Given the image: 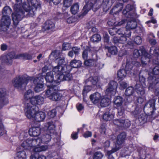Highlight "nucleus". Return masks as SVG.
<instances>
[{
    "mask_svg": "<svg viewBox=\"0 0 159 159\" xmlns=\"http://www.w3.org/2000/svg\"><path fill=\"white\" fill-rule=\"evenodd\" d=\"M51 137L49 134H44L41 138L37 139L29 138L24 141L21 146L25 149L33 151L34 152H40L46 151L48 149L47 145L40 146L41 143H47L51 140Z\"/></svg>",
    "mask_w": 159,
    "mask_h": 159,
    "instance_id": "nucleus-1",
    "label": "nucleus"
},
{
    "mask_svg": "<svg viewBox=\"0 0 159 159\" xmlns=\"http://www.w3.org/2000/svg\"><path fill=\"white\" fill-rule=\"evenodd\" d=\"M24 111L27 118L31 120L41 122L43 121L45 117V114L44 112L38 111V107L34 106H31L30 103L25 104Z\"/></svg>",
    "mask_w": 159,
    "mask_h": 159,
    "instance_id": "nucleus-2",
    "label": "nucleus"
},
{
    "mask_svg": "<svg viewBox=\"0 0 159 159\" xmlns=\"http://www.w3.org/2000/svg\"><path fill=\"white\" fill-rule=\"evenodd\" d=\"M31 56L27 53L20 54L15 56L14 52H11L2 57L3 61L7 65H10L12 63V59H30Z\"/></svg>",
    "mask_w": 159,
    "mask_h": 159,
    "instance_id": "nucleus-3",
    "label": "nucleus"
},
{
    "mask_svg": "<svg viewBox=\"0 0 159 159\" xmlns=\"http://www.w3.org/2000/svg\"><path fill=\"white\" fill-rule=\"evenodd\" d=\"M29 3H24L23 7L30 16L32 17L38 8L40 7V3L37 0H30Z\"/></svg>",
    "mask_w": 159,
    "mask_h": 159,
    "instance_id": "nucleus-4",
    "label": "nucleus"
},
{
    "mask_svg": "<svg viewBox=\"0 0 159 159\" xmlns=\"http://www.w3.org/2000/svg\"><path fill=\"white\" fill-rule=\"evenodd\" d=\"M32 77H25V76H18L16 77L13 80L12 84L17 89L25 87L29 83H31Z\"/></svg>",
    "mask_w": 159,
    "mask_h": 159,
    "instance_id": "nucleus-5",
    "label": "nucleus"
},
{
    "mask_svg": "<svg viewBox=\"0 0 159 159\" xmlns=\"http://www.w3.org/2000/svg\"><path fill=\"white\" fill-rule=\"evenodd\" d=\"M126 137V134L125 133H122L119 134L116 138V142L112 147L111 150L108 151V154L114 153L120 149L122 147Z\"/></svg>",
    "mask_w": 159,
    "mask_h": 159,
    "instance_id": "nucleus-6",
    "label": "nucleus"
},
{
    "mask_svg": "<svg viewBox=\"0 0 159 159\" xmlns=\"http://www.w3.org/2000/svg\"><path fill=\"white\" fill-rule=\"evenodd\" d=\"M45 96L52 101H57L61 99L62 95L58 92L56 86H51L46 91Z\"/></svg>",
    "mask_w": 159,
    "mask_h": 159,
    "instance_id": "nucleus-7",
    "label": "nucleus"
},
{
    "mask_svg": "<svg viewBox=\"0 0 159 159\" xmlns=\"http://www.w3.org/2000/svg\"><path fill=\"white\" fill-rule=\"evenodd\" d=\"M141 54L142 55L141 58L142 64L144 66L147 64V62H148L150 61V59L152 56L148 54L143 49L140 50L135 49L134 51L133 55L134 57H139L140 55Z\"/></svg>",
    "mask_w": 159,
    "mask_h": 159,
    "instance_id": "nucleus-8",
    "label": "nucleus"
},
{
    "mask_svg": "<svg viewBox=\"0 0 159 159\" xmlns=\"http://www.w3.org/2000/svg\"><path fill=\"white\" fill-rule=\"evenodd\" d=\"M25 16V12L22 9H15V11L12 14V18L14 25H16Z\"/></svg>",
    "mask_w": 159,
    "mask_h": 159,
    "instance_id": "nucleus-9",
    "label": "nucleus"
},
{
    "mask_svg": "<svg viewBox=\"0 0 159 159\" xmlns=\"http://www.w3.org/2000/svg\"><path fill=\"white\" fill-rule=\"evenodd\" d=\"M57 79L58 78H56V80H54L53 72H48L45 76V80L47 82V85L48 87L49 88L51 86L54 87L58 85L59 83H57Z\"/></svg>",
    "mask_w": 159,
    "mask_h": 159,
    "instance_id": "nucleus-10",
    "label": "nucleus"
},
{
    "mask_svg": "<svg viewBox=\"0 0 159 159\" xmlns=\"http://www.w3.org/2000/svg\"><path fill=\"white\" fill-rule=\"evenodd\" d=\"M117 33L118 34L121 35L119 38V43H125L127 40V38H129L131 36L130 31L127 30L126 32L123 28L117 30Z\"/></svg>",
    "mask_w": 159,
    "mask_h": 159,
    "instance_id": "nucleus-11",
    "label": "nucleus"
},
{
    "mask_svg": "<svg viewBox=\"0 0 159 159\" xmlns=\"http://www.w3.org/2000/svg\"><path fill=\"white\" fill-rule=\"evenodd\" d=\"M32 81L34 84H37L34 89V91L38 93L43 90L44 89V85L43 84V79L42 77H39L35 79H34L32 77L31 82Z\"/></svg>",
    "mask_w": 159,
    "mask_h": 159,
    "instance_id": "nucleus-12",
    "label": "nucleus"
},
{
    "mask_svg": "<svg viewBox=\"0 0 159 159\" xmlns=\"http://www.w3.org/2000/svg\"><path fill=\"white\" fill-rule=\"evenodd\" d=\"M139 80L142 85L139 84H137L135 86V89L138 95L142 96L145 93L144 89L143 87L145 85V79L142 76H140Z\"/></svg>",
    "mask_w": 159,
    "mask_h": 159,
    "instance_id": "nucleus-13",
    "label": "nucleus"
},
{
    "mask_svg": "<svg viewBox=\"0 0 159 159\" xmlns=\"http://www.w3.org/2000/svg\"><path fill=\"white\" fill-rule=\"evenodd\" d=\"M5 89H0V109L9 103Z\"/></svg>",
    "mask_w": 159,
    "mask_h": 159,
    "instance_id": "nucleus-14",
    "label": "nucleus"
},
{
    "mask_svg": "<svg viewBox=\"0 0 159 159\" xmlns=\"http://www.w3.org/2000/svg\"><path fill=\"white\" fill-rule=\"evenodd\" d=\"M123 102V99L120 96L116 97L114 100L115 105L118 107H120V108H118V115L120 116L123 115L124 111V108L121 107Z\"/></svg>",
    "mask_w": 159,
    "mask_h": 159,
    "instance_id": "nucleus-15",
    "label": "nucleus"
},
{
    "mask_svg": "<svg viewBox=\"0 0 159 159\" xmlns=\"http://www.w3.org/2000/svg\"><path fill=\"white\" fill-rule=\"evenodd\" d=\"M44 98L40 96H34L30 100V103L25 102V103H30L31 106H36V105H42L44 103ZM25 105H24V107Z\"/></svg>",
    "mask_w": 159,
    "mask_h": 159,
    "instance_id": "nucleus-16",
    "label": "nucleus"
},
{
    "mask_svg": "<svg viewBox=\"0 0 159 159\" xmlns=\"http://www.w3.org/2000/svg\"><path fill=\"white\" fill-rule=\"evenodd\" d=\"M11 19L9 16H3L1 20L0 26L2 30H7L10 25Z\"/></svg>",
    "mask_w": 159,
    "mask_h": 159,
    "instance_id": "nucleus-17",
    "label": "nucleus"
},
{
    "mask_svg": "<svg viewBox=\"0 0 159 159\" xmlns=\"http://www.w3.org/2000/svg\"><path fill=\"white\" fill-rule=\"evenodd\" d=\"M117 84L115 81H111L108 84L106 89V93L107 94L111 93L112 95L115 94L117 88Z\"/></svg>",
    "mask_w": 159,
    "mask_h": 159,
    "instance_id": "nucleus-18",
    "label": "nucleus"
},
{
    "mask_svg": "<svg viewBox=\"0 0 159 159\" xmlns=\"http://www.w3.org/2000/svg\"><path fill=\"white\" fill-rule=\"evenodd\" d=\"M103 96L98 92H96L91 94L89 98L92 102L94 104H96L99 102Z\"/></svg>",
    "mask_w": 159,
    "mask_h": 159,
    "instance_id": "nucleus-19",
    "label": "nucleus"
},
{
    "mask_svg": "<svg viewBox=\"0 0 159 159\" xmlns=\"http://www.w3.org/2000/svg\"><path fill=\"white\" fill-rule=\"evenodd\" d=\"M133 7L130 4L127 5L123 11V14L127 18H133L135 15L134 11H132Z\"/></svg>",
    "mask_w": 159,
    "mask_h": 159,
    "instance_id": "nucleus-20",
    "label": "nucleus"
},
{
    "mask_svg": "<svg viewBox=\"0 0 159 159\" xmlns=\"http://www.w3.org/2000/svg\"><path fill=\"white\" fill-rule=\"evenodd\" d=\"M44 130L47 131L48 133L53 134L56 133L55 126L53 122H48L45 124Z\"/></svg>",
    "mask_w": 159,
    "mask_h": 159,
    "instance_id": "nucleus-21",
    "label": "nucleus"
},
{
    "mask_svg": "<svg viewBox=\"0 0 159 159\" xmlns=\"http://www.w3.org/2000/svg\"><path fill=\"white\" fill-rule=\"evenodd\" d=\"M70 71V70H66V72L64 73L62 75H61L59 76H57V83H59L61 81L64 80H71L72 79V77L71 75L69 73Z\"/></svg>",
    "mask_w": 159,
    "mask_h": 159,
    "instance_id": "nucleus-22",
    "label": "nucleus"
},
{
    "mask_svg": "<svg viewBox=\"0 0 159 159\" xmlns=\"http://www.w3.org/2000/svg\"><path fill=\"white\" fill-rule=\"evenodd\" d=\"M114 124L118 126L123 127L125 128H127L130 126V121L128 119L116 120L114 122Z\"/></svg>",
    "mask_w": 159,
    "mask_h": 159,
    "instance_id": "nucleus-23",
    "label": "nucleus"
},
{
    "mask_svg": "<svg viewBox=\"0 0 159 159\" xmlns=\"http://www.w3.org/2000/svg\"><path fill=\"white\" fill-rule=\"evenodd\" d=\"M64 68L65 67H63L62 66L58 65L53 67L52 70L53 72L57 74L56 75V78H57V76H59L66 72V70Z\"/></svg>",
    "mask_w": 159,
    "mask_h": 159,
    "instance_id": "nucleus-24",
    "label": "nucleus"
},
{
    "mask_svg": "<svg viewBox=\"0 0 159 159\" xmlns=\"http://www.w3.org/2000/svg\"><path fill=\"white\" fill-rule=\"evenodd\" d=\"M136 26V22L134 20H132L127 22L126 26V29H124L126 32L127 30H129L130 31V30L134 29Z\"/></svg>",
    "mask_w": 159,
    "mask_h": 159,
    "instance_id": "nucleus-25",
    "label": "nucleus"
},
{
    "mask_svg": "<svg viewBox=\"0 0 159 159\" xmlns=\"http://www.w3.org/2000/svg\"><path fill=\"white\" fill-rule=\"evenodd\" d=\"M41 129L38 127H34L30 128L29 133L30 136H37L40 133Z\"/></svg>",
    "mask_w": 159,
    "mask_h": 159,
    "instance_id": "nucleus-26",
    "label": "nucleus"
},
{
    "mask_svg": "<svg viewBox=\"0 0 159 159\" xmlns=\"http://www.w3.org/2000/svg\"><path fill=\"white\" fill-rule=\"evenodd\" d=\"M54 24L53 22L51 20H48L46 22L44 28L45 30L52 31L54 29Z\"/></svg>",
    "mask_w": 159,
    "mask_h": 159,
    "instance_id": "nucleus-27",
    "label": "nucleus"
},
{
    "mask_svg": "<svg viewBox=\"0 0 159 159\" xmlns=\"http://www.w3.org/2000/svg\"><path fill=\"white\" fill-rule=\"evenodd\" d=\"M99 102L100 105L102 107H105L110 104V101L109 98H105L103 96V97L101 99Z\"/></svg>",
    "mask_w": 159,
    "mask_h": 159,
    "instance_id": "nucleus-28",
    "label": "nucleus"
},
{
    "mask_svg": "<svg viewBox=\"0 0 159 159\" xmlns=\"http://www.w3.org/2000/svg\"><path fill=\"white\" fill-rule=\"evenodd\" d=\"M114 116V113L107 111L103 115V118L106 121H110L113 119Z\"/></svg>",
    "mask_w": 159,
    "mask_h": 159,
    "instance_id": "nucleus-29",
    "label": "nucleus"
},
{
    "mask_svg": "<svg viewBox=\"0 0 159 159\" xmlns=\"http://www.w3.org/2000/svg\"><path fill=\"white\" fill-rule=\"evenodd\" d=\"M26 157L25 152L24 151H20L16 153L14 159H26Z\"/></svg>",
    "mask_w": 159,
    "mask_h": 159,
    "instance_id": "nucleus-30",
    "label": "nucleus"
},
{
    "mask_svg": "<svg viewBox=\"0 0 159 159\" xmlns=\"http://www.w3.org/2000/svg\"><path fill=\"white\" fill-rule=\"evenodd\" d=\"M123 8V5L122 3H119L114 7L111 11V13L116 14L121 10Z\"/></svg>",
    "mask_w": 159,
    "mask_h": 159,
    "instance_id": "nucleus-31",
    "label": "nucleus"
},
{
    "mask_svg": "<svg viewBox=\"0 0 159 159\" xmlns=\"http://www.w3.org/2000/svg\"><path fill=\"white\" fill-rule=\"evenodd\" d=\"M128 66L127 64L126 66L125 69L126 70L127 69ZM127 74V70L124 69L119 70L117 72L118 77L120 79H123L125 78Z\"/></svg>",
    "mask_w": 159,
    "mask_h": 159,
    "instance_id": "nucleus-32",
    "label": "nucleus"
},
{
    "mask_svg": "<svg viewBox=\"0 0 159 159\" xmlns=\"http://www.w3.org/2000/svg\"><path fill=\"white\" fill-rule=\"evenodd\" d=\"M34 97L33 93L30 89H29L25 92L24 96L25 99L27 101L29 100L30 102V99Z\"/></svg>",
    "mask_w": 159,
    "mask_h": 159,
    "instance_id": "nucleus-33",
    "label": "nucleus"
},
{
    "mask_svg": "<svg viewBox=\"0 0 159 159\" xmlns=\"http://www.w3.org/2000/svg\"><path fill=\"white\" fill-rule=\"evenodd\" d=\"M82 64V62L81 61L74 59L71 61L70 65L72 67L77 68L80 67Z\"/></svg>",
    "mask_w": 159,
    "mask_h": 159,
    "instance_id": "nucleus-34",
    "label": "nucleus"
},
{
    "mask_svg": "<svg viewBox=\"0 0 159 159\" xmlns=\"http://www.w3.org/2000/svg\"><path fill=\"white\" fill-rule=\"evenodd\" d=\"M111 5V2H110L109 0H103L102 6L104 11H107Z\"/></svg>",
    "mask_w": 159,
    "mask_h": 159,
    "instance_id": "nucleus-35",
    "label": "nucleus"
},
{
    "mask_svg": "<svg viewBox=\"0 0 159 159\" xmlns=\"http://www.w3.org/2000/svg\"><path fill=\"white\" fill-rule=\"evenodd\" d=\"M105 49H107L108 52L112 54L115 55L116 54L117 52V48L115 46L109 47L108 46H105Z\"/></svg>",
    "mask_w": 159,
    "mask_h": 159,
    "instance_id": "nucleus-36",
    "label": "nucleus"
},
{
    "mask_svg": "<svg viewBox=\"0 0 159 159\" xmlns=\"http://www.w3.org/2000/svg\"><path fill=\"white\" fill-rule=\"evenodd\" d=\"M12 12L11 8L8 6H6L4 7L2 11L3 16H9Z\"/></svg>",
    "mask_w": 159,
    "mask_h": 159,
    "instance_id": "nucleus-37",
    "label": "nucleus"
},
{
    "mask_svg": "<svg viewBox=\"0 0 159 159\" xmlns=\"http://www.w3.org/2000/svg\"><path fill=\"white\" fill-rule=\"evenodd\" d=\"M88 81H90L93 85L99 84L98 78L97 76L89 77L88 79Z\"/></svg>",
    "mask_w": 159,
    "mask_h": 159,
    "instance_id": "nucleus-38",
    "label": "nucleus"
},
{
    "mask_svg": "<svg viewBox=\"0 0 159 159\" xmlns=\"http://www.w3.org/2000/svg\"><path fill=\"white\" fill-rule=\"evenodd\" d=\"M79 5L77 3H75L71 7V11L73 14H76L79 10Z\"/></svg>",
    "mask_w": 159,
    "mask_h": 159,
    "instance_id": "nucleus-39",
    "label": "nucleus"
},
{
    "mask_svg": "<svg viewBox=\"0 0 159 159\" xmlns=\"http://www.w3.org/2000/svg\"><path fill=\"white\" fill-rule=\"evenodd\" d=\"M55 62L57 63L58 66H62L65 62L64 57L62 56H60L58 58H56Z\"/></svg>",
    "mask_w": 159,
    "mask_h": 159,
    "instance_id": "nucleus-40",
    "label": "nucleus"
},
{
    "mask_svg": "<svg viewBox=\"0 0 159 159\" xmlns=\"http://www.w3.org/2000/svg\"><path fill=\"white\" fill-rule=\"evenodd\" d=\"M134 92V89L133 87H129L128 88L125 92V94L127 96L132 95Z\"/></svg>",
    "mask_w": 159,
    "mask_h": 159,
    "instance_id": "nucleus-41",
    "label": "nucleus"
},
{
    "mask_svg": "<svg viewBox=\"0 0 159 159\" xmlns=\"http://www.w3.org/2000/svg\"><path fill=\"white\" fill-rule=\"evenodd\" d=\"M157 77L155 76H153L152 77H149V82L151 84V82H152V84H156L159 82V78L157 79Z\"/></svg>",
    "mask_w": 159,
    "mask_h": 159,
    "instance_id": "nucleus-42",
    "label": "nucleus"
},
{
    "mask_svg": "<svg viewBox=\"0 0 159 159\" xmlns=\"http://www.w3.org/2000/svg\"><path fill=\"white\" fill-rule=\"evenodd\" d=\"M96 61L92 59L85 60L84 62V65L86 66H91L93 65L95 63Z\"/></svg>",
    "mask_w": 159,
    "mask_h": 159,
    "instance_id": "nucleus-43",
    "label": "nucleus"
},
{
    "mask_svg": "<svg viewBox=\"0 0 159 159\" xmlns=\"http://www.w3.org/2000/svg\"><path fill=\"white\" fill-rule=\"evenodd\" d=\"M101 39L100 35L98 34H95L93 35L91 38V40L93 42H96L99 41Z\"/></svg>",
    "mask_w": 159,
    "mask_h": 159,
    "instance_id": "nucleus-44",
    "label": "nucleus"
},
{
    "mask_svg": "<svg viewBox=\"0 0 159 159\" xmlns=\"http://www.w3.org/2000/svg\"><path fill=\"white\" fill-rule=\"evenodd\" d=\"M50 56H53L56 58V59L60 56H62L60 53V51L57 50H55L52 52Z\"/></svg>",
    "mask_w": 159,
    "mask_h": 159,
    "instance_id": "nucleus-45",
    "label": "nucleus"
},
{
    "mask_svg": "<svg viewBox=\"0 0 159 159\" xmlns=\"http://www.w3.org/2000/svg\"><path fill=\"white\" fill-rule=\"evenodd\" d=\"M133 40L135 43L138 45L142 43V42L141 37L138 36H136L135 37H134Z\"/></svg>",
    "mask_w": 159,
    "mask_h": 159,
    "instance_id": "nucleus-46",
    "label": "nucleus"
},
{
    "mask_svg": "<svg viewBox=\"0 0 159 159\" xmlns=\"http://www.w3.org/2000/svg\"><path fill=\"white\" fill-rule=\"evenodd\" d=\"M56 111L55 109H53L49 111L48 113V115L50 118L54 117L56 115Z\"/></svg>",
    "mask_w": 159,
    "mask_h": 159,
    "instance_id": "nucleus-47",
    "label": "nucleus"
},
{
    "mask_svg": "<svg viewBox=\"0 0 159 159\" xmlns=\"http://www.w3.org/2000/svg\"><path fill=\"white\" fill-rule=\"evenodd\" d=\"M92 89V87L88 85L85 86L83 90V94L84 96L85 95H86L87 92L91 90Z\"/></svg>",
    "mask_w": 159,
    "mask_h": 159,
    "instance_id": "nucleus-48",
    "label": "nucleus"
},
{
    "mask_svg": "<svg viewBox=\"0 0 159 159\" xmlns=\"http://www.w3.org/2000/svg\"><path fill=\"white\" fill-rule=\"evenodd\" d=\"M103 155L100 152H96L94 156V159H101L103 157Z\"/></svg>",
    "mask_w": 159,
    "mask_h": 159,
    "instance_id": "nucleus-49",
    "label": "nucleus"
},
{
    "mask_svg": "<svg viewBox=\"0 0 159 159\" xmlns=\"http://www.w3.org/2000/svg\"><path fill=\"white\" fill-rule=\"evenodd\" d=\"M71 48V46L70 43H64L63 44L62 50L64 51L69 50Z\"/></svg>",
    "mask_w": 159,
    "mask_h": 159,
    "instance_id": "nucleus-50",
    "label": "nucleus"
},
{
    "mask_svg": "<svg viewBox=\"0 0 159 159\" xmlns=\"http://www.w3.org/2000/svg\"><path fill=\"white\" fill-rule=\"evenodd\" d=\"M72 3V0H65L64 2V6L65 7H69Z\"/></svg>",
    "mask_w": 159,
    "mask_h": 159,
    "instance_id": "nucleus-51",
    "label": "nucleus"
},
{
    "mask_svg": "<svg viewBox=\"0 0 159 159\" xmlns=\"http://www.w3.org/2000/svg\"><path fill=\"white\" fill-rule=\"evenodd\" d=\"M72 50L75 55H78L80 51V49L78 47H74L72 48Z\"/></svg>",
    "mask_w": 159,
    "mask_h": 159,
    "instance_id": "nucleus-52",
    "label": "nucleus"
},
{
    "mask_svg": "<svg viewBox=\"0 0 159 159\" xmlns=\"http://www.w3.org/2000/svg\"><path fill=\"white\" fill-rule=\"evenodd\" d=\"M28 135L27 133H25L24 132H22L19 136V139L21 140L22 141L23 139L25 137H26Z\"/></svg>",
    "mask_w": 159,
    "mask_h": 159,
    "instance_id": "nucleus-53",
    "label": "nucleus"
},
{
    "mask_svg": "<svg viewBox=\"0 0 159 159\" xmlns=\"http://www.w3.org/2000/svg\"><path fill=\"white\" fill-rule=\"evenodd\" d=\"M119 88L121 89H123L127 86V83L123 81H121L120 83Z\"/></svg>",
    "mask_w": 159,
    "mask_h": 159,
    "instance_id": "nucleus-54",
    "label": "nucleus"
},
{
    "mask_svg": "<svg viewBox=\"0 0 159 159\" xmlns=\"http://www.w3.org/2000/svg\"><path fill=\"white\" fill-rule=\"evenodd\" d=\"M127 20L126 19H123L118 22L116 25L118 26H120L125 24L127 21Z\"/></svg>",
    "mask_w": 159,
    "mask_h": 159,
    "instance_id": "nucleus-55",
    "label": "nucleus"
},
{
    "mask_svg": "<svg viewBox=\"0 0 159 159\" xmlns=\"http://www.w3.org/2000/svg\"><path fill=\"white\" fill-rule=\"evenodd\" d=\"M117 30L114 28L110 29L109 30V33L111 35H114L117 33Z\"/></svg>",
    "mask_w": 159,
    "mask_h": 159,
    "instance_id": "nucleus-56",
    "label": "nucleus"
},
{
    "mask_svg": "<svg viewBox=\"0 0 159 159\" xmlns=\"http://www.w3.org/2000/svg\"><path fill=\"white\" fill-rule=\"evenodd\" d=\"M88 50L85 49L84 50L83 52L82 57L84 60L87 59L88 55Z\"/></svg>",
    "mask_w": 159,
    "mask_h": 159,
    "instance_id": "nucleus-57",
    "label": "nucleus"
},
{
    "mask_svg": "<svg viewBox=\"0 0 159 159\" xmlns=\"http://www.w3.org/2000/svg\"><path fill=\"white\" fill-rule=\"evenodd\" d=\"M92 135V133L91 132L87 131L84 133L83 136L84 138H87L91 137Z\"/></svg>",
    "mask_w": 159,
    "mask_h": 159,
    "instance_id": "nucleus-58",
    "label": "nucleus"
},
{
    "mask_svg": "<svg viewBox=\"0 0 159 159\" xmlns=\"http://www.w3.org/2000/svg\"><path fill=\"white\" fill-rule=\"evenodd\" d=\"M153 73L155 75H158L159 74V67H155L152 70Z\"/></svg>",
    "mask_w": 159,
    "mask_h": 159,
    "instance_id": "nucleus-59",
    "label": "nucleus"
},
{
    "mask_svg": "<svg viewBox=\"0 0 159 159\" xmlns=\"http://www.w3.org/2000/svg\"><path fill=\"white\" fill-rule=\"evenodd\" d=\"M103 39L105 42L108 43L109 42V37L107 34L105 33L103 35Z\"/></svg>",
    "mask_w": 159,
    "mask_h": 159,
    "instance_id": "nucleus-60",
    "label": "nucleus"
},
{
    "mask_svg": "<svg viewBox=\"0 0 159 159\" xmlns=\"http://www.w3.org/2000/svg\"><path fill=\"white\" fill-rule=\"evenodd\" d=\"M4 129L3 125L2 122L1 120H0V136L3 134Z\"/></svg>",
    "mask_w": 159,
    "mask_h": 159,
    "instance_id": "nucleus-61",
    "label": "nucleus"
},
{
    "mask_svg": "<svg viewBox=\"0 0 159 159\" xmlns=\"http://www.w3.org/2000/svg\"><path fill=\"white\" fill-rule=\"evenodd\" d=\"M76 108L78 110L80 111L83 109L84 107L81 104L78 103L76 105Z\"/></svg>",
    "mask_w": 159,
    "mask_h": 159,
    "instance_id": "nucleus-62",
    "label": "nucleus"
},
{
    "mask_svg": "<svg viewBox=\"0 0 159 159\" xmlns=\"http://www.w3.org/2000/svg\"><path fill=\"white\" fill-rule=\"evenodd\" d=\"M7 45L4 43L2 44L1 46V49L2 51H5L7 48Z\"/></svg>",
    "mask_w": 159,
    "mask_h": 159,
    "instance_id": "nucleus-63",
    "label": "nucleus"
},
{
    "mask_svg": "<svg viewBox=\"0 0 159 159\" xmlns=\"http://www.w3.org/2000/svg\"><path fill=\"white\" fill-rule=\"evenodd\" d=\"M113 41L114 43H119V38L117 37H114L113 38Z\"/></svg>",
    "mask_w": 159,
    "mask_h": 159,
    "instance_id": "nucleus-64",
    "label": "nucleus"
}]
</instances>
